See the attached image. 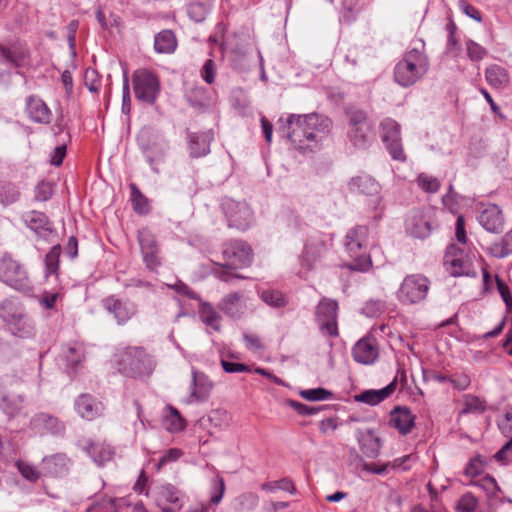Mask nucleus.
<instances>
[{
	"label": "nucleus",
	"mask_w": 512,
	"mask_h": 512,
	"mask_svg": "<svg viewBox=\"0 0 512 512\" xmlns=\"http://www.w3.org/2000/svg\"><path fill=\"white\" fill-rule=\"evenodd\" d=\"M359 445L361 452L368 458H376L380 453V439L374 435L372 430H368L359 439Z\"/></svg>",
	"instance_id": "obj_39"
},
{
	"label": "nucleus",
	"mask_w": 512,
	"mask_h": 512,
	"mask_svg": "<svg viewBox=\"0 0 512 512\" xmlns=\"http://www.w3.org/2000/svg\"><path fill=\"white\" fill-rule=\"evenodd\" d=\"M405 227L407 233L419 239L430 236L432 227L429 217L419 209L412 210L406 218Z\"/></svg>",
	"instance_id": "obj_26"
},
{
	"label": "nucleus",
	"mask_w": 512,
	"mask_h": 512,
	"mask_svg": "<svg viewBox=\"0 0 512 512\" xmlns=\"http://www.w3.org/2000/svg\"><path fill=\"white\" fill-rule=\"evenodd\" d=\"M488 253L495 258H505L512 254V235L506 233L500 241L492 243L487 248Z\"/></svg>",
	"instance_id": "obj_41"
},
{
	"label": "nucleus",
	"mask_w": 512,
	"mask_h": 512,
	"mask_svg": "<svg viewBox=\"0 0 512 512\" xmlns=\"http://www.w3.org/2000/svg\"><path fill=\"white\" fill-rule=\"evenodd\" d=\"M351 258L352 261L347 264V268L351 271L367 272L372 267V259L367 251H361Z\"/></svg>",
	"instance_id": "obj_49"
},
{
	"label": "nucleus",
	"mask_w": 512,
	"mask_h": 512,
	"mask_svg": "<svg viewBox=\"0 0 512 512\" xmlns=\"http://www.w3.org/2000/svg\"><path fill=\"white\" fill-rule=\"evenodd\" d=\"M236 502L241 511H252L257 507L259 497L255 493L247 492L239 495L236 498Z\"/></svg>",
	"instance_id": "obj_51"
},
{
	"label": "nucleus",
	"mask_w": 512,
	"mask_h": 512,
	"mask_svg": "<svg viewBox=\"0 0 512 512\" xmlns=\"http://www.w3.org/2000/svg\"><path fill=\"white\" fill-rule=\"evenodd\" d=\"M74 409L82 419L93 421L103 415L104 405L93 395L83 393L75 399Z\"/></svg>",
	"instance_id": "obj_23"
},
{
	"label": "nucleus",
	"mask_w": 512,
	"mask_h": 512,
	"mask_svg": "<svg viewBox=\"0 0 512 512\" xmlns=\"http://www.w3.org/2000/svg\"><path fill=\"white\" fill-rule=\"evenodd\" d=\"M76 446L85 452L99 467L104 466L107 462L112 460L115 454L111 445L105 442H96L86 437L78 439Z\"/></svg>",
	"instance_id": "obj_18"
},
{
	"label": "nucleus",
	"mask_w": 512,
	"mask_h": 512,
	"mask_svg": "<svg viewBox=\"0 0 512 512\" xmlns=\"http://www.w3.org/2000/svg\"><path fill=\"white\" fill-rule=\"evenodd\" d=\"M418 186L427 193H436L440 188V182L436 177L424 173L417 177Z\"/></svg>",
	"instance_id": "obj_52"
},
{
	"label": "nucleus",
	"mask_w": 512,
	"mask_h": 512,
	"mask_svg": "<svg viewBox=\"0 0 512 512\" xmlns=\"http://www.w3.org/2000/svg\"><path fill=\"white\" fill-rule=\"evenodd\" d=\"M129 189L130 201L134 212L138 215L148 214L150 212V205L147 197L140 191L135 183H130Z\"/></svg>",
	"instance_id": "obj_38"
},
{
	"label": "nucleus",
	"mask_w": 512,
	"mask_h": 512,
	"mask_svg": "<svg viewBox=\"0 0 512 512\" xmlns=\"http://www.w3.org/2000/svg\"><path fill=\"white\" fill-rule=\"evenodd\" d=\"M217 308L232 319H239L246 310V304L241 292H232L224 296L217 304Z\"/></svg>",
	"instance_id": "obj_32"
},
{
	"label": "nucleus",
	"mask_w": 512,
	"mask_h": 512,
	"mask_svg": "<svg viewBox=\"0 0 512 512\" xmlns=\"http://www.w3.org/2000/svg\"><path fill=\"white\" fill-rule=\"evenodd\" d=\"M223 257L233 269L246 267L252 263L253 252L251 247L244 241L232 240L224 244Z\"/></svg>",
	"instance_id": "obj_16"
},
{
	"label": "nucleus",
	"mask_w": 512,
	"mask_h": 512,
	"mask_svg": "<svg viewBox=\"0 0 512 512\" xmlns=\"http://www.w3.org/2000/svg\"><path fill=\"white\" fill-rule=\"evenodd\" d=\"M141 150L150 167L154 171H157L155 165H157L164 158L163 148L157 143H152L147 145L142 144Z\"/></svg>",
	"instance_id": "obj_44"
},
{
	"label": "nucleus",
	"mask_w": 512,
	"mask_h": 512,
	"mask_svg": "<svg viewBox=\"0 0 512 512\" xmlns=\"http://www.w3.org/2000/svg\"><path fill=\"white\" fill-rule=\"evenodd\" d=\"M485 79L493 88L507 87L510 80L508 71L497 64L489 65L485 69Z\"/></svg>",
	"instance_id": "obj_35"
},
{
	"label": "nucleus",
	"mask_w": 512,
	"mask_h": 512,
	"mask_svg": "<svg viewBox=\"0 0 512 512\" xmlns=\"http://www.w3.org/2000/svg\"><path fill=\"white\" fill-rule=\"evenodd\" d=\"M485 463L486 461L481 455H477L471 458L465 468V475L470 477H476L480 475L483 471Z\"/></svg>",
	"instance_id": "obj_57"
},
{
	"label": "nucleus",
	"mask_w": 512,
	"mask_h": 512,
	"mask_svg": "<svg viewBox=\"0 0 512 512\" xmlns=\"http://www.w3.org/2000/svg\"><path fill=\"white\" fill-rule=\"evenodd\" d=\"M187 139L190 156L192 158H200L210 153V145L214 140V133L212 130L188 132Z\"/></svg>",
	"instance_id": "obj_29"
},
{
	"label": "nucleus",
	"mask_w": 512,
	"mask_h": 512,
	"mask_svg": "<svg viewBox=\"0 0 512 512\" xmlns=\"http://www.w3.org/2000/svg\"><path fill=\"white\" fill-rule=\"evenodd\" d=\"M113 361L118 372L130 378L149 376L155 366L152 357L140 346H128L118 350Z\"/></svg>",
	"instance_id": "obj_3"
},
{
	"label": "nucleus",
	"mask_w": 512,
	"mask_h": 512,
	"mask_svg": "<svg viewBox=\"0 0 512 512\" xmlns=\"http://www.w3.org/2000/svg\"><path fill=\"white\" fill-rule=\"evenodd\" d=\"M16 465L20 474L26 480L30 482H37L40 479L41 474L35 466L22 461H18Z\"/></svg>",
	"instance_id": "obj_55"
},
{
	"label": "nucleus",
	"mask_w": 512,
	"mask_h": 512,
	"mask_svg": "<svg viewBox=\"0 0 512 512\" xmlns=\"http://www.w3.org/2000/svg\"><path fill=\"white\" fill-rule=\"evenodd\" d=\"M0 318L8 325V330L16 337L27 339L35 334L32 319L13 300L5 299L0 304Z\"/></svg>",
	"instance_id": "obj_5"
},
{
	"label": "nucleus",
	"mask_w": 512,
	"mask_h": 512,
	"mask_svg": "<svg viewBox=\"0 0 512 512\" xmlns=\"http://www.w3.org/2000/svg\"><path fill=\"white\" fill-rule=\"evenodd\" d=\"M429 68L430 61L425 51V42L422 39L414 40L394 67V81L404 88L413 86L424 78Z\"/></svg>",
	"instance_id": "obj_2"
},
{
	"label": "nucleus",
	"mask_w": 512,
	"mask_h": 512,
	"mask_svg": "<svg viewBox=\"0 0 512 512\" xmlns=\"http://www.w3.org/2000/svg\"><path fill=\"white\" fill-rule=\"evenodd\" d=\"M131 110V97H130V87H129V77L128 71L124 69L123 71V86H122V112L124 114H129Z\"/></svg>",
	"instance_id": "obj_58"
},
{
	"label": "nucleus",
	"mask_w": 512,
	"mask_h": 512,
	"mask_svg": "<svg viewBox=\"0 0 512 512\" xmlns=\"http://www.w3.org/2000/svg\"><path fill=\"white\" fill-rule=\"evenodd\" d=\"M299 395L308 401H324L333 397L331 391L322 387L301 390Z\"/></svg>",
	"instance_id": "obj_50"
},
{
	"label": "nucleus",
	"mask_w": 512,
	"mask_h": 512,
	"mask_svg": "<svg viewBox=\"0 0 512 512\" xmlns=\"http://www.w3.org/2000/svg\"><path fill=\"white\" fill-rule=\"evenodd\" d=\"M21 220L37 238L47 240L54 231L52 222L44 212L36 210L26 211L22 213Z\"/></svg>",
	"instance_id": "obj_21"
},
{
	"label": "nucleus",
	"mask_w": 512,
	"mask_h": 512,
	"mask_svg": "<svg viewBox=\"0 0 512 512\" xmlns=\"http://www.w3.org/2000/svg\"><path fill=\"white\" fill-rule=\"evenodd\" d=\"M222 209L229 227L245 231L251 226L253 212L246 203L226 198L222 202Z\"/></svg>",
	"instance_id": "obj_13"
},
{
	"label": "nucleus",
	"mask_w": 512,
	"mask_h": 512,
	"mask_svg": "<svg viewBox=\"0 0 512 512\" xmlns=\"http://www.w3.org/2000/svg\"><path fill=\"white\" fill-rule=\"evenodd\" d=\"M190 19L195 22H202L208 13L207 6L200 2L191 3L187 8Z\"/></svg>",
	"instance_id": "obj_56"
},
{
	"label": "nucleus",
	"mask_w": 512,
	"mask_h": 512,
	"mask_svg": "<svg viewBox=\"0 0 512 512\" xmlns=\"http://www.w3.org/2000/svg\"><path fill=\"white\" fill-rule=\"evenodd\" d=\"M466 51L468 58L473 62L481 61L488 53L483 46L473 40L466 41Z\"/></svg>",
	"instance_id": "obj_53"
},
{
	"label": "nucleus",
	"mask_w": 512,
	"mask_h": 512,
	"mask_svg": "<svg viewBox=\"0 0 512 512\" xmlns=\"http://www.w3.org/2000/svg\"><path fill=\"white\" fill-rule=\"evenodd\" d=\"M25 110L30 120L35 123L48 124L51 121L52 112L50 108L36 95L27 97Z\"/></svg>",
	"instance_id": "obj_33"
},
{
	"label": "nucleus",
	"mask_w": 512,
	"mask_h": 512,
	"mask_svg": "<svg viewBox=\"0 0 512 512\" xmlns=\"http://www.w3.org/2000/svg\"><path fill=\"white\" fill-rule=\"evenodd\" d=\"M479 224L488 232L499 234L504 228L502 210L496 204H489L477 216Z\"/></svg>",
	"instance_id": "obj_30"
},
{
	"label": "nucleus",
	"mask_w": 512,
	"mask_h": 512,
	"mask_svg": "<svg viewBox=\"0 0 512 512\" xmlns=\"http://www.w3.org/2000/svg\"><path fill=\"white\" fill-rule=\"evenodd\" d=\"M497 425L505 437H512V407L507 409L504 415L498 419Z\"/></svg>",
	"instance_id": "obj_62"
},
{
	"label": "nucleus",
	"mask_w": 512,
	"mask_h": 512,
	"mask_svg": "<svg viewBox=\"0 0 512 512\" xmlns=\"http://www.w3.org/2000/svg\"><path fill=\"white\" fill-rule=\"evenodd\" d=\"M369 228L366 225H356L348 230L345 236V248L350 257L361 251H367Z\"/></svg>",
	"instance_id": "obj_27"
},
{
	"label": "nucleus",
	"mask_w": 512,
	"mask_h": 512,
	"mask_svg": "<svg viewBox=\"0 0 512 512\" xmlns=\"http://www.w3.org/2000/svg\"><path fill=\"white\" fill-rule=\"evenodd\" d=\"M332 122L318 113L290 114L281 132L297 150L313 151L322 138L330 132Z\"/></svg>",
	"instance_id": "obj_1"
},
{
	"label": "nucleus",
	"mask_w": 512,
	"mask_h": 512,
	"mask_svg": "<svg viewBox=\"0 0 512 512\" xmlns=\"http://www.w3.org/2000/svg\"><path fill=\"white\" fill-rule=\"evenodd\" d=\"M331 239L323 236H312L305 244L301 257L302 266L310 270L330 249Z\"/></svg>",
	"instance_id": "obj_20"
},
{
	"label": "nucleus",
	"mask_w": 512,
	"mask_h": 512,
	"mask_svg": "<svg viewBox=\"0 0 512 512\" xmlns=\"http://www.w3.org/2000/svg\"><path fill=\"white\" fill-rule=\"evenodd\" d=\"M477 508V499L472 493H466L458 501L457 509L459 512H475Z\"/></svg>",
	"instance_id": "obj_61"
},
{
	"label": "nucleus",
	"mask_w": 512,
	"mask_h": 512,
	"mask_svg": "<svg viewBox=\"0 0 512 512\" xmlns=\"http://www.w3.org/2000/svg\"><path fill=\"white\" fill-rule=\"evenodd\" d=\"M166 410L168 411L164 416L166 429L172 433L183 431L186 427V422L180 415L179 411L170 405L166 407Z\"/></svg>",
	"instance_id": "obj_42"
},
{
	"label": "nucleus",
	"mask_w": 512,
	"mask_h": 512,
	"mask_svg": "<svg viewBox=\"0 0 512 512\" xmlns=\"http://www.w3.org/2000/svg\"><path fill=\"white\" fill-rule=\"evenodd\" d=\"M225 492V482L222 477H215L212 481V494L210 502L217 505L221 502Z\"/></svg>",
	"instance_id": "obj_59"
},
{
	"label": "nucleus",
	"mask_w": 512,
	"mask_h": 512,
	"mask_svg": "<svg viewBox=\"0 0 512 512\" xmlns=\"http://www.w3.org/2000/svg\"><path fill=\"white\" fill-rule=\"evenodd\" d=\"M84 359L83 353L75 347H69L65 354V360L69 367L75 369Z\"/></svg>",
	"instance_id": "obj_63"
},
{
	"label": "nucleus",
	"mask_w": 512,
	"mask_h": 512,
	"mask_svg": "<svg viewBox=\"0 0 512 512\" xmlns=\"http://www.w3.org/2000/svg\"><path fill=\"white\" fill-rule=\"evenodd\" d=\"M62 249L60 244H56L45 255V274L46 276L57 275L60 265V255Z\"/></svg>",
	"instance_id": "obj_45"
},
{
	"label": "nucleus",
	"mask_w": 512,
	"mask_h": 512,
	"mask_svg": "<svg viewBox=\"0 0 512 512\" xmlns=\"http://www.w3.org/2000/svg\"><path fill=\"white\" fill-rule=\"evenodd\" d=\"M346 116L350 143L357 149L369 148L375 138L373 120L364 110L355 107L347 108Z\"/></svg>",
	"instance_id": "obj_4"
},
{
	"label": "nucleus",
	"mask_w": 512,
	"mask_h": 512,
	"mask_svg": "<svg viewBox=\"0 0 512 512\" xmlns=\"http://www.w3.org/2000/svg\"><path fill=\"white\" fill-rule=\"evenodd\" d=\"M351 353L354 361L357 363L363 365L374 364L380 354L377 338L371 333L366 334L355 343Z\"/></svg>",
	"instance_id": "obj_17"
},
{
	"label": "nucleus",
	"mask_w": 512,
	"mask_h": 512,
	"mask_svg": "<svg viewBox=\"0 0 512 512\" xmlns=\"http://www.w3.org/2000/svg\"><path fill=\"white\" fill-rule=\"evenodd\" d=\"M260 298L273 308H283L288 304L287 296L279 290L263 289L260 292Z\"/></svg>",
	"instance_id": "obj_43"
},
{
	"label": "nucleus",
	"mask_w": 512,
	"mask_h": 512,
	"mask_svg": "<svg viewBox=\"0 0 512 512\" xmlns=\"http://www.w3.org/2000/svg\"><path fill=\"white\" fill-rule=\"evenodd\" d=\"M0 62L15 67L16 74L25 77L22 68H30L32 65L31 51L25 42L14 41L9 45L0 43Z\"/></svg>",
	"instance_id": "obj_10"
},
{
	"label": "nucleus",
	"mask_w": 512,
	"mask_h": 512,
	"mask_svg": "<svg viewBox=\"0 0 512 512\" xmlns=\"http://www.w3.org/2000/svg\"><path fill=\"white\" fill-rule=\"evenodd\" d=\"M103 308L111 314L119 325L126 324L135 314V305L129 301L110 295L102 300Z\"/></svg>",
	"instance_id": "obj_22"
},
{
	"label": "nucleus",
	"mask_w": 512,
	"mask_h": 512,
	"mask_svg": "<svg viewBox=\"0 0 512 512\" xmlns=\"http://www.w3.org/2000/svg\"><path fill=\"white\" fill-rule=\"evenodd\" d=\"M29 427L31 431L40 436L63 437L66 432L65 423L58 417L46 412L34 414L30 419Z\"/></svg>",
	"instance_id": "obj_14"
},
{
	"label": "nucleus",
	"mask_w": 512,
	"mask_h": 512,
	"mask_svg": "<svg viewBox=\"0 0 512 512\" xmlns=\"http://www.w3.org/2000/svg\"><path fill=\"white\" fill-rule=\"evenodd\" d=\"M20 198V191L18 187L6 181H0V203L3 205H10L17 202Z\"/></svg>",
	"instance_id": "obj_47"
},
{
	"label": "nucleus",
	"mask_w": 512,
	"mask_h": 512,
	"mask_svg": "<svg viewBox=\"0 0 512 512\" xmlns=\"http://www.w3.org/2000/svg\"><path fill=\"white\" fill-rule=\"evenodd\" d=\"M400 379L401 383L404 385L407 382L406 372L403 369H398L396 376L394 379L382 389H369L364 390L361 393L355 395L354 399L357 402L365 403L370 406H376L389 398L397 388V382Z\"/></svg>",
	"instance_id": "obj_15"
},
{
	"label": "nucleus",
	"mask_w": 512,
	"mask_h": 512,
	"mask_svg": "<svg viewBox=\"0 0 512 512\" xmlns=\"http://www.w3.org/2000/svg\"><path fill=\"white\" fill-rule=\"evenodd\" d=\"M135 97L147 104H154L160 93L158 77L147 69H138L132 75Z\"/></svg>",
	"instance_id": "obj_9"
},
{
	"label": "nucleus",
	"mask_w": 512,
	"mask_h": 512,
	"mask_svg": "<svg viewBox=\"0 0 512 512\" xmlns=\"http://www.w3.org/2000/svg\"><path fill=\"white\" fill-rule=\"evenodd\" d=\"M199 317L205 325L215 331H220L221 316L212 304L208 302L201 303L199 307Z\"/></svg>",
	"instance_id": "obj_40"
},
{
	"label": "nucleus",
	"mask_w": 512,
	"mask_h": 512,
	"mask_svg": "<svg viewBox=\"0 0 512 512\" xmlns=\"http://www.w3.org/2000/svg\"><path fill=\"white\" fill-rule=\"evenodd\" d=\"M212 388L213 383L205 373L192 369L190 395L187 403L205 402L209 398Z\"/></svg>",
	"instance_id": "obj_25"
},
{
	"label": "nucleus",
	"mask_w": 512,
	"mask_h": 512,
	"mask_svg": "<svg viewBox=\"0 0 512 512\" xmlns=\"http://www.w3.org/2000/svg\"><path fill=\"white\" fill-rule=\"evenodd\" d=\"M73 461L66 453L47 455L42 459V469L45 475L60 478L68 475Z\"/></svg>",
	"instance_id": "obj_24"
},
{
	"label": "nucleus",
	"mask_w": 512,
	"mask_h": 512,
	"mask_svg": "<svg viewBox=\"0 0 512 512\" xmlns=\"http://www.w3.org/2000/svg\"><path fill=\"white\" fill-rule=\"evenodd\" d=\"M338 308V302L327 297H323L317 304L315 321L323 336L330 338L339 336Z\"/></svg>",
	"instance_id": "obj_8"
},
{
	"label": "nucleus",
	"mask_w": 512,
	"mask_h": 512,
	"mask_svg": "<svg viewBox=\"0 0 512 512\" xmlns=\"http://www.w3.org/2000/svg\"><path fill=\"white\" fill-rule=\"evenodd\" d=\"M486 404L485 401L475 395H465L463 401V408L459 412V416L474 413L481 414L485 411Z\"/></svg>",
	"instance_id": "obj_46"
},
{
	"label": "nucleus",
	"mask_w": 512,
	"mask_h": 512,
	"mask_svg": "<svg viewBox=\"0 0 512 512\" xmlns=\"http://www.w3.org/2000/svg\"><path fill=\"white\" fill-rule=\"evenodd\" d=\"M415 418L409 407L395 406L389 414V425L401 435H407L415 426Z\"/></svg>",
	"instance_id": "obj_28"
},
{
	"label": "nucleus",
	"mask_w": 512,
	"mask_h": 512,
	"mask_svg": "<svg viewBox=\"0 0 512 512\" xmlns=\"http://www.w3.org/2000/svg\"><path fill=\"white\" fill-rule=\"evenodd\" d=\"M177 48V39L172 30H162L154 38V49L157 53L170 54Z\"/></svg>",
	"instance_id": "obj_36"
},
{
	"label": "nucleus",
	"mask_w": 512,
	"mask_h": 512,
	"mask_svg": "<svg viewBox=\"0 0 512 512\" xmlns=\"http://www.w3.org/2000/svg\"><path fill=\"white\" fill-rule=\"evenodd\" d=\"M380 135L393 160L405 162L406 155L402 146L401 128L397 121L385 118L380 122Z\"/></svg>",
	"instance_id": "obj_11"
},
{
	"label": "nucleus",
	"mask_w": 512,
	"mask_h": 512,
	"mask_svg": "<svg viewBox=\"0 0 512 512\" xmlns=\"http://www.w3.org/2000/svg\"><path fill=\"white\" fill-rule=\"evenodd\" d=\"M431 280L422 273L406 275L396 292L398 301L403 305L423 304L429 295Z\"/></svg>",
	"instance_id": "obj_6"
},
{
	"label": "nucleus",
	"mask_w": 512,
	"mask_h": 512,
	"mask_svg": "<svg viewBox=\"0 0 512 512\" xmlns=\"http://www.w3.org/2000/svg\"><path fill=\"white\" fill-rule=\"evenodd\" d=\"M0 281L18 291L32 289L26 268L10 254L0 257Z\"/></svg>",
	"instance_id": "obj_7"
},
{
	"label": "nucleus",
	"mask_w": 512,
	"mask_h": 512,
	"mask_svg": "<svg viewBox=\"0 0 512 512\" xmlns=\"http://www.w3.org/2000/svg\"><path fill=\"white\" fill-rule=\"evenodd\" d=\"M54 189L52 183L41 181L35 187V200L38 202L48 201L53 195Z\"/></svg>",
	"instance_id": "obj_54"
},
{
	"label": "nucleus",
	"mask_w": 512,
	"mask_h": 512,
	"mask_svg": "<svg viewBox=\"0 0 512 512\" xmlns=\"http://www.w3.org/2000/svg\"><path fill=\"white\" fill-rule=\"evenodd\" d=\"M351 193H359L366 196L378 195L381 191V185L370 175L360 174L352 177L347 183Z\"/></svg>",
	"instance_id": "obj_34"
},
{
	"label": "nucleus",
	"mask_w": 512,
	"mask_h": 512,
	"mask_svg": "<svg viewBox=\"0 0 512 512\" xmlns=\"http://www.w3.org/2000/svg\"><path fill=\"white\" fill-rule=\"evenodd\" d=\"M386 308L387 306L384 300L369 299L363 304L360 313L369 318H376L383 314Z\"/></svg>",
	"instance_id": "obj_48"
},
{
	"label": "nucleus",
	"mask_w": 512,
	"mask_h": 512,
	"mask_svg": "<svg viewBox=\"0 0 512 512\" xmlns=\"http://www.w3.org/2000/svg\"><path fill=\"white\" fill-rule=\"evenodd\" d=\"M444 265L447 272L453 277L476 276L472 261L464 250L455 244H450L444 255Z\"/></svg>",
	"instance_id": "obj_12"
},
{
	"label": "nucleus",
	"mask_w": 512,
	"mask_h": 512,
	"mask_svg": "<svg viewBox=\"0 0 512 512\" xmlns=\"http://www.w3.org/2000/svg\"><path fill=\"white\" fill-rule=\"evenodd\" d=\"M290 406L300 415L302 416H310L315 415L322 411L325 406L319 405V406H309L306 404H303L301 402L290 400L289 401Z\"/></svg>",
	"instance_id": "obj_60"
},
{
	"label": "nucleus",
	"mask_w": 512,
	"mask_h": 512,
	"mask_svg": "<svg viewBox=\"0 0 512 512\" xmlns=\"http://www.w3.org/2000/svg\"><path fill=\"white\" fill-rule=\"evenodd\" d=\"M25 402L22 394L3 393L0 398V407L9 417H15L20 413Z\"/></svg>",
	"instance_id": "obj_37"
},
{
	"label": "nucleus",
	"mask_w": 512,
	"mask_h": 512,
	"mask_svg": "<svg viewBox=\"0 0 512 512\" xmlns=\"http://www.w3.org/2000/svg\"><path fill=\"white\" fill-rule=\"evenodd\" d=\"M216 75V65L212 59H207L201 69V77L207 84H213Z\"/></svg>",
	"instance_id": "obj_64"
},
{
	"label": "nucleus",
	"mask_w": 512,
	"mask_h": 512,
	"mask_svg": "<svg viewBox=\"0 0 512 512\" xmlns=\"http://www.w3.org/2000/svg\"><path fill=\"white\" fill-rule=\"evenodd\" d=\"M138 241L147 269H157L161 265V258L156 237L148 229H142L138 231Z\"/></svg>",
	"instance_id": "obj_19"
},
{
	"label": "nucleus",
	"mask_w": 512,
	"mask_h": 512,
	"mask_svg": "<svg viewBox=\"0 0 512 512\" xmlns=\"http://www.w3.org/2000/svg\"><path fill=\"white\" fill-rule=\"evenodd\" d=\"M185 100L195 110L204 112L213 104V96L209 89L193 85L186 88L184 93Z\"/></svg>",
	"instance_id": "obj_31"
}]
</instances>
